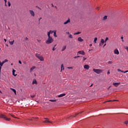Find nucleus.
<instances>
[{
    "mask_svg": "<svg viewBox=\"0 0 128 128\" xmlns=\"http://www.w3.org/2000/svg\"><path fill=\"white\" fill-rule=\"evenodd\" d=\"M68 70H72V67H68Z\"/></svg>",
    "mask_w": 128,
    "mask_h": 128,
    "instance_id": "36",
    "label": "nucleus"
},
{
    "mask_svg": "<svg viewBox=\"0 0 128 128\" xmlns=\"http://www.w3.org/2000/svg\"><path fill=\"white\" fill-rule=\"evenodd\" d=\"M121 38L122 40V38H124V37H122Z\"/></svg>",
    "mask_w": 128,
    "mask_h": 128,
    "instance_id": "59",
    "label": "nucleus"
},
{
    "mask_svg": "<svg viewBox=\"0 0 128 128\" xmlns=\"http://www.w3.org/2000/svg\"><path fill=\"white\" fill-rule=\"evenodd\" d=\"M90 46H92V44H90Z\"/></svg>",
    "mask_w": 128,
    "mask_h": 128,
    "instance_id": "49",
    "label": "nucleus"
},
{
    "mask_svg": "<svg viewBox=\"0 0 128 128\" xmlns=\"http://www.w3.org/2000/svg\"><path fill=\"white\" fill-rule=\"evenodd\" d=\"M4 120L6 122H10V118H8V117H6V116H5Z\"/></svg>",
    "mask_w": 128,
    "mask_h": 128,
    "instance_id": "18",
    "label": "nucleus"
},
{
    "mask_svg": "<svg viewBox=\"0 0 128 128\" xmlns=\"http://www.w3.org/2000/svg\"><path fill=\"white\" fill-rule=\"evenodd\" d=\"M5 42H6V39H4Z\"/></svg>",
    "mask_w": 128,
    "mask_h": 128,
    "instance_id": "48",
    "label": "nucleus"
},
{
    "mask_svg": "<svg viewBox=\"0 0 128 128\" xmlns=\"http://www.w3.org/2000/svg\"><path fill=\"white\" fill-rule=\"evenodd\" d=\"M62 70H64V64L61 65V70L60 72H62Z\"/></svg>",
    "mask_w": 128,
    "mask_h": 128,
    "instance_id": "16",
    "label": "nucleus"
},
{
    "mask_svg": "<svg viewBox=\"0 0 128 128\" xmlns=\"http://www.w3.org/2000/svg\"><path fill=\"white\" fill-rule=\"evenodd\" d=\"M10 90H12L14 92V94L16 95V90L14 88H10Z\"/></svg>",
    "mask_w": 128,
    "mask_h": 128,
    "instance_id": "15",
    "label": "nucleus"
},
{
    "mask_svg": "<svg viewBox=\"0 0 128 128\" xmlns=\"http://www.w3.org/2000/svg\"><path fill=\"white\" fill-rule=\"evenodd\" d=\"M100 46H102V44H100Z\"/></svg>",
    "mask_w": 128,
    "mask_h": 128,
    "instance_id": "60",
    "label": "nucleus"
},
{
    "mask_svg": "<svg viewBox=\"0 0 128 128\" xmlns=\"http://www.w3.org/2000/svg\"><path fill=\"white\" fill-rule=\"evenodd\" d=\"M50 102H56V100H50Z\"/></svg>",
    "mask_w": 128,
    "mask_h": 128,
    "instance_id": "27",
    "label": "nucleus"
},
{
    "mask_svg": "<svg viewBox=\"0 0 128 128\" xmlns=\"http://www.w3.org/2000/svg\"><path fill=\"white\" fill-rule=\"evenodd\" d=\"M78 114H80V113L76 114V116H78Z\"/></svg>",
    "mask_w": 128,
    "mask_h": 128,
    "instance_id": "54",
    "label": "nucleus"
},
{
    "mask_svg": "<svg viewBox=\"0 0 128 128\" xmlns=\"http://www.w3.org/2000/svg\"><path fill=\"white\" fill-rule=\"evenodd\" d=\"M54 32V36H55V38H58V36H56V30H54V31H52Z\"/></svg>",
    "mask_w": 128,
    "mask_h": 128,
    "instance_id": "13",
    "label": "nucleus"
},
{
    "mask_svg": "<svg viewBox=\"0 0 128 128\" xmlns=\"http://www.w3.org/2000/svg\"><path fill=\"white\" fill-rule=\"evenodd\" d=\"M6 116L5 115H4V114H1L0 116V118H6Z\"/></svg>",
    "mask_w": 128,
    "mask_h": 128,
    "instance_id": "22",
    "label": "nucleus"
},
{
    "mask_svg": "<svg viewBox=\"0 0 128 128\" xmlns=\"http://www.w3.org/2000/svg\"><path fill=\"white\" fill-rule=\"evenodd\" d=\"M52 32H54L50 30L49 32H48V38H51L50 37V34H52Z\"/></svg>",
    "mask_w": 128,
    "mask_h": 128,
    "instance_id": "8",
    "label": "nucleus"
},
{
    "mask_svg": "<svg viewBox=\"0 0 128 128\" xmlns=\"http://www.w3.org/2000/svg\"><path fill=\"white\" fill-rule=\"evenodd\" d=\"M66 96V94H62L58 95V98H62V96Z\"/></svg>",
    "mask_w": 128,
    "mask_h": 128,
    "instance_id": "12",
    "label": "nucleus"
},
{
    "mask_svg": "<svg viewBox=\"0 0 128 128\" xmlns=\"http://www.w3.org/2000/svg\"><path fill=\"white\" fill-rule=\"evenodd\" d=\"M82 112H80V114H82Z\"/></svg>",
    "mask_w": 128,
    "mask_h": 128,
    "instance_id": "52",
    "label": "nucleus"
},
{
    "mask_svg": "<svg viewBox=\"0 0 128 128\" xmlns=\"http://www.w3.org/2000/svg\"><path fill=\"white\" fill-rule=\"evenodd\" d=\"M18 62H19V64H22V61L19 60V61H18Z\"/></svg>",
    "mask_w": 128,
    "mask_h": 128,
    "instance_id": "40",
    "label": "nucleus"
},
{
    "mask_svg": "<svg viewBox=\"0 0 128 128\" xmlns=\"http://www.w3.org/2000/svg\"><path fill=\"white\" fill-rule=\"evenodd\" d=\"M78 42H80L84 41V40H82V38L80 37L78 38Z\"/></svg>",
    "mask_w": 128,
    "mask_h": 128,
    "instance_id": "23",
    "label": "nucleus"
},
{
    "mask_svg": "<svg viewBox=\"0 0 128 128\" xmlns=\"http://www.w3.org/2000/svg\"><path fill=\"white\" fill-rule=\"evenodd\" d=\"M124 70H121V72H124Z\"/></svg>",
    "mask_w": 128,
    "mask_h": 128,
    "instance_id": "53",
    "label": "nucleus"
},
{
    "mask_svg": "<svg viewBox=\"0 0 128 128\" xmlns=\"http://www.w3.org/2000/svg\"><path fill=\"white\" fill-rule=\"evenodd\" d=\"M66 46H64L62 50V52H64V50H66Z\"/></svg>",
    "mask_w": 128,
    "mask_h": 128,
    "instance_id": "26",
    "label": "nucleus"
},
{
    "mask_svg": "<svg viewBox=\"0 0 128 128\" xmlns=\"http://www.w3.org/2000/svg\"><path fill=\"white\" fill-rule=\"evenodd\" d=\"M125 124H128V121L126 122H125Z\"/></svg>",
    "mask_w": 128,
    "mask_h": 128,
    "instance_id": "44",
    "label": "nucleus"
},
{
    "mask_svg": "<svg viewBox=\"0 0 128 128\" xmlns=\"http://www.w3.org/2000/svg\"><path fill=\"white\" fill-rule=\"evenodd\" d=\"M34 68H36V66H33L32 68H30V72H32V70H34Z\"/></svg>",
    "mask_w": 128,
    "mask_h": 128,
    "instance_id": "21",
    "label": "nucleus"
},
{
    "mask_svg": "<svg viewBox=\"0 0 128 128\" xmlns=\"http://www.w3.org/2000/svg\"><path fill=\"white\" fill-rule=\"evenodd\" d=\"M108 38L106 37L105 40V42H108Z\"/></svg>",
    "mask_w": 128,
    "mask_h": 128,
    "instance_id": "33",
    "label": "nucleus"
},
{
    "mask_svg": "<svg viewBox=\"0 0 128 128\" xmlns=\"http://www.w3.org/2000/svg\"><path fill=\"white\" fill-rule=\"evenodd\" d=\"M90 50H89V52H90Z\"/></svg>",
    "mask_w": 128,
    "mask_h": 128,
    "instance_id": "56",
    "label": "nucleus"
},
{
    "mask_svg": "<svg viewBox=\"0 0 128 128\" xmlns=\"http://www.w3.org/2000/svg\"><path fill=\"white\" fill-rule=\"evenodd\" d=\"M97 10H100V8H98H98H96Z\"/></svg>",
    "mask_w": 128,
    "mask_h": 128,
    "instance_id": "55",
    "label": "nucleus"
},
{
    "mask_svg": "<svg viewBox=\"0 0 128 128\" xmlns=\"http://www.w3.org/2000/svg\"><path fill=\"white\" fill-rule=\"evenodd\" d=\"M44 124H48V122H50V120H48V119L46 118V120L44 121Z\"/></svg>",
    "mask_w": 128,
    "mask_h": 128,
    "instance_id": "19",
    "label": "nucleus"
},
{
    "mask_svg": "<svg viewBox=\"0 0 128 128\" xmlns=\"http://www.w3.org/2000/svg\"><path fill=\"white\" fill-rule=\"evenodd\" d=\"M96 40H98V38H95L94 39V44H96Z\"/></svg>",
    "mask_w": 128,
    "mask_h": 128,
    "instance_id": "28",
    "label": "nucleus"
},
{
    "mask_svg": "<svg viewBox=\"0 0 128 128\" xmlns=\"http://www.w3.org/2000/svg\"><path fill=\"white\" fill-rule=\"evenodd\" d=\"M86 60V58L83 57V61L84 62Z\"/></svg>",
    "mask_w": 128,
    "mask_h": 128,
    "instance_id": "37",
    "label": "nucleus"
},
{
    "mask_svg": "<svg viewBox=\"0 0 128 128\" xmlns=\"http://www.w3.org/2000/svg\"><path fill=\"white\" fill-rule=\"evenodd\" d=\"M30 12L31 16H34V12L32 10H30Z\"/></svg>",
    "mask_w": 128,
    "mask_h": 128,
    "instance_id": "14",
    "label": "nucleus"
},
{
    "mask_svg": "<svg viewBox=\"0 0 128 128\" xmlns=\"http://www.w3.org/2000/svg\"><path fill=\"white\" fill-rule=\"evenodd\" d=\"M52 6H54V4H52Z\"/></svg>",
    "mask_w": 128,
    "mask_h": 128,
    "instance_id": "57",
    "label": "nucleus"
},
{
    "mask_svg": "<svg viewBox=\"0 0 128 128\" xmlns=\"http://www.w3.org/2000/svg\"><path fill=\"white\" fill-rule=\"evenodd\" d=\"M112 102V100H109L104 102V104H106V102Z\"/></svg>",
    "mask_w": 128,
    "mask_h": 128,
    "instance_id": "34",
    "label": "nucleus"
},
{
    "mask_svg": "<svg viewBox=\"0 0 128 128\" xmlns=\"http://www.w3.org/2000/svg\"><path fill=\"white\" fill-rule=\"evenodd\" d=\"M106 46V44H104V47Z\"/></svg>",
    "mask_w": 128,
    "mask_h": 128,
    "instance_id": "51",
    "label": "nucleus"
},
{
    "mask_svg": "<svg viewBox=\"0 0 128 128\" xmlns=\"http://www.w3.org/2000/svg\"><path fill=\"white\" fill-rule=\"evenodd\" d=\"M82 54V56H84V54H86V53L84 52V50H81V51L78 52L77 53V54Z\"/></svg>",
    "mask_w": 128,
    "mask_h": 128,
    "instance_id": "3",
    "label": "nucleus"
},
{
    "mask_svg": "<svg viewBox=\"0 0 128 128\" xmlns=\"http://www.w3.org/2000/svg\"><path fill=\"white\" fill-rule=\"evenodd\" d=\"M108 74H110V70H108Z\"/></svg>",
    "mask_w": 128,
    "mask_h": 128,
    "instance_id": "43",
    "label": "nucleus"
},
{
    "mask_svg": "<svg viewBox=\"0 0 128 128\" xmlns=\"http://www.w3.org/2000/svg\"><path fill=\"white\" fill-rule=\"evenodd\" d=\"M32 84H38V82H36V80L34 79Z\"/></svg>",
    "mask_w": 128,
    "mask_h": 128,
    "instance_id": "10",
    "label": "nucleus"
},
{
    "mask_svg": "<svg viewBox=\"0 0 128 128\" xmlns=\"http://www.w3.org/2000/svg\"><path fill=\"white\" fill-rule=\"evenodd\" d=\"M12 116L13 118H14V116Z\"/></svg>",
    "mask_w": 128,
    "mask_h": 128,
    "instance_id": "63",
    "label": "nucleus"
},
{
    "mask_svg": "<svg viewBox=\"0 0 128 128\" xmlns=\"http://www.w3.org/2000/svg\"><path fill=\"white\" fill-rule=\"evenodd\" d=\"M84 68L85 70H90V66L88 64L84 65Z\"/></svg>",
    "mask_w": 128,
    "mask_h": 128,
    "instance_id": "7",
    "label": "nucleus"
},
{
    "mask_svg": "<svg viewBox=\"0 0 128 128\" xmlns=\"http://www.w3.org/2000/svg\"><path fill=\"white\" fill-rule=\"evenodd\" d=\"M41 56L40 55V54H36V58H38Z\"/></svg>",
    "mask_w": 128,
    "mask_h": 128,
    "instance_id": "25",
    "label": "nucleus"
},
{
    "mask_svg": "<svg viewBox=\"0 0 128 128\" xmlns=\"http://www.w3.org/2000/svg\"><path fill=\"white\" fill-rule=\"evenodd\" d=\"M112 102H118V100H113Z\"/></svg>",
    "mask_w": 128,
    "mask_h": 128,
    "instance_id": "46",
    "label": "nucleus"
},
{
    "mask_svg": "<svg viewBox=\"0 0 128 128\" xmlns=\"http://www.w3.org/2000/svg\"><path fill=\"white\" fill-rule=\"evenodd\" d=\"M113 86H114L116 87L118 86L120 84V82H113L112 84Z\"/></svg>",
    "mask_w": 128,
    "mask_h": 128,
    "instance_id": "5",
    "label": "nucleus"
},
{
    "mask_svg": "<svg viewBox=\"0 0 128 128\" xmlns=\"http://www.w3.org/2000/svg\"><path fill=\"white\" fill-rule=\"evenodd\" d=\"M108 64H112V61H109V62H108Z\"/></svg>",
    "mask_w": 128,
    "mask_h": 128,
    "instance_id": "35",
    "label": "nucleus"
},
{
    "mask_svg": "<svg viewBox=\"0 0 128 128\" xmlns=\"http://www.w3.org/2000/svg\"><path fill=\"white\" fill-rule=\"evenodd\" d=\"M38 60H40V62H44V57L42 56L38 58Z\"/></svg>",
    "mask_w": 128,
    "mask_h": 128,
    "instance_id": "9",
    "label": "nucleus"
},
{
    "mask_svg": "<svg viewBox=\"0 0 128 128\" xmlns=\"http://www.w3.org/2000/svg\"><path fill=\"white\" fill-rule=\"evenodd\" d=\"M104 42H106L104 41V40L102 39L101 40V44H104Z\"/></svg>",
    "mask_w": 128,
    "mask_h": 128,
    "instance_id": "29",
    "label": "nucleus"
},
{
    "mask_svg": "<svg viewBox=\"0 0 128 128\" xmlns=\"http://www.w3.org/2000/svg\"><path fill=\"white\" fill-rule=\"evenodd\" d=\"M80 34V32H77L74 33V35L76 36V34Z\"/></svg>",
    "mask_w": 128,
    "mask_h": 128,
    "instance_id": "31",
    "label": "nucleus"
},
{
    "mask_svg": "<svg viewBox=\"0 0 128 128\" xmlns=\"http://www.w3.org/2000/svg\"><path fill=\"white\" fill-rule=\"evenodd\" d=\"M12 64H11V66H12Z\"/></svg>",
    "mask_w": 128,
    "mask_h": 128,
    "instance_id": "62",
    "label": "nucleus"
},
{
    "mask_svg": "<svg viewBox=\"0 0 128 128\" xmlns=\"http://www.w3.org/2000/svg\"><path fill=\"white\" fill-rule=\"evenodd\" d=\"M118 72H122V70L120 69H118Z\"/></svg>",
    "mask_w": 128,
    "mask_h": 128,
    "instance_id": "42",
    "label": "nucleus"
},
{
    "mask_svg": "<svg viewBox=\"0 0 128 128\" xmlns=\"http://www.w3.org/2000/svg\"><path fill=\"white\" fill-rule=\"evenodd\" d=\"M93 72H96V74H102V70L100 69L94 68Z\"/></svg>",
    "mask_w": 128,
    "mask_h": 128,
    "instance_id": "2",
    "label": "nucleus"
},
{
    "mask_svg": "<svg viewBox=\"0 0 128 128\" xmlns=\"http://www.w3.org/2000/svg\"><path fill=\"white\" fill-rule=\"evenodd\" d=\"M114 54L118 55V54H120V52L118 51V49H115L114 50Z\"/></svg>",
    "mask_w": 128,
    "mask_h": 128,
    "instance_id": "6",
    "label": "nucleus"
},
{
    "mask_svg": "<svg viewBox=\"0 0 128 128\" xmlns=\"http://www.w3.org/2000/svg\"><path fill=\"white\" fill-rule=\"evenodd\" d=\"M68 22H70V18H68V20L64 22V24H68Z\"/></svg>",
    "mask_w": 128,
    "mask_h": 128,
    "instance_id": "17",
    "label": "nucleus"
},
{
    "mask_svg": "<svg viewBox=\"0 0 128 128\" xmlns=\"http://www.w3.org/2000/svg\"><path fill=\"white\" fill-rule=\"evenodd\" d=\"M42 20V18H40L39 19V20Z\"/></svg>",
    "mask_w": 128,
    "mask_h": 128,
    "instance_id": "58",
    "label": "nucleus"
},
{
    "mask_svg": "<svg viewBox=\"0 0 128 128\" xmlns=\"http://www.w3.org/2000/svg\"><path fill=\"white\" fill-rule=\"evenodd\" d=\"M8 6H10V1H7V0H5V6H8Z\"/></svg>",
    "mask_w": 128,
    "mask_h": 128,
    "instance_id": "4",
    "label": "nucleus"
},
{
    "mask_svg": "<svg viewBox=\"0 0 128 128\" xmlns=\"http://www.w3.org/2000/svg\"><path fill=\"white\" fill-rule=\"evenodd\" d=\"M31 97L32 98H34V96H32Z\"/></svg>",
    "mask_w": 128,
    "mask_h": 128,
    "instance_id": "50",
    "label": "nucleus"
},
{
    "mask_svg": "<svg viewBox=\"0 0 128 128\" xmlns=\"http://www.w3.org/2000/svg\"><path fill=\"white\" fill-rule=\"evenodd\" d=\"M107 19H108V16H105L103 18L102 20H107Z\"/></svg>",
    "mask_w": 128,
    "mask_h": 128,
    "instance_id": "24",
    "label": "nucleus"
},
{
    "mask_svg": "<svg viewBox=\"0 0 128 128\" xmlns=\"http://www.w3.org/2000/svg\"><path fill=\"white\" fill-rule=\"evenodd\" d=\"M6 46H8V45L6 44Z\"/></svg>",
    "mask_w": 128,
    "mask_h": 128,
    "instance_id": "61",
    "label": "nucleus"
},
{
    "mask_svg": "<svg viewBox=\"0 0 128 128\" xmlns=\"http://www.w3.org/2000/svg\"><path fill=\"white\" fill-rule=\"evenodd\" d=\"M8 62V60H5L2 62H3V64H6V62Z\"/></svg>",
    "mask_w": 128,
    "mask_h": 128,
    "instance_id": "30",
    "label": "nucleus"
},
{
    "mask_svg": "<svg viewBox=\"0 0 128 128\" xmlns=\"http://www.w3.org/2000/svg\"><path fill=\"white\" fill-rule=\"evenodd\" d=\"M54 42V39L52 37H48V40L46 41V44H52Z\"/></svg>",
    "mask_w": 128,
    "mask_h": 128,
    "instance_id": "1",
    "label": "nucleus"
},
{
    "mask_svg": "<svg viewBox=\"0 0 128 128\" xmlns=\"http://www.w3.org/2000/svg\"><path fill=\"white\" fill-rule=\"evenodd\" d=\"M9 44H10V46H12L14 42V40H13L12 41H10V40H8Z\"/></svg>",
    "mask_w": 128,
    "mask_h": 128,
    "instance_id": "11",
    "label": "nucleus"
},
{
    "mask_svg": "<svg viewBox=\"0 0 128 128\" xmlns=\"http://www.w3.org/2000/svg\"><path fill=\"white\" fill-rule=\"evenodd\" d=\"M124 48H125V50H128V46H126V47H124Z\"/></svg>",
    "mask_w": 128,
    "mask_h": 128,
    "instance_id": "39",
    "label": "nucleus"
},
{
    "mask_svg": "<svg viewBox=\"0 0 128 128\" xmlns=\"http://www.w3.org/2000/svg\"><path fill=\"white\" fill-rule=\"evenodd\" d=\"M52 50H54V51L56 50V48H54V47L53 48Z\"/></svg>",
    "mask_w": 128,
    "mask_h": 128,
    "instance_id": "45",
    "label": "nucleus"
},
{
    "mask_svg": "<svg viewBox=\"0 0 128 128\" xmlns=\"http://www.w3.org/2000/svg\"><path fill=\"white\" fill-rule=\"evenodd\" d=\"M126 72H128V70L124 72V74H126Z\"/></svg>",
    "mask_w": 128,
    "mask_h": 128,
    "instance_id": "41",
    "label": "nucleus"
},
{
    "mask_svg": "<svg viewBox=\"0 0 128 128\" xmlns=\"http://www.w3.org/2000/svg\"><path fill=\"white\" fill-rule=\"evenodd\" d=\"M16 72V70H14V69L12 70V74L14 76H16L17 74H14V72Z\"/></svg>",
    "mask_w": 128,
    "mask_h": 128,
    "instance_id": "20",
    "label": "nucleus"
},
{
    "mask_svg": "<svg viewBox=\"0 0 128 128\" xmlns=\"http://www.w3.org/2000/svg\"><path fill=\"white\" fill-rule=\"evenodd\" d=\"M56 46V45H54V46Z\"/></svg>",
    "mask_w": 128,
    "mask_h": 128,
    "instance_id": "64",
    "label": "nucleus"
},
{
    "mask_svg": "<svg viewBox=\"0 0 128 128\" xmlns=\"http://www.w3.org/2000/svg\"><path fill=\"white\" fill-rule=\"evenodd\" d=\"M80 58V56H76L74 57V58Z\"/></svg>",
    "mask_w": 128,
    "mask_h": 128,
    "instance_id": "38",
    "label": "nucleus"
},
{
    "mask_svg": "<svg viewBox=\"0 0 128 128\" xmlns=\"http://www.w3.org/2000/svg\"><path fill=\"white\" fill-rule=\"evenodd\" d=\"M68 38H72V34H70L68 36Z\"/></svg>",
    "mask_w": 128,
    "mask_h": 128,
    "instance_id": "32",
    "label": "nucleus"
},
{
    "mask_svg": "<svg viewBox=\"0 0 128 128\" xmlns=\"http://www.w3.org/2000/svg\"><path fill=\"white\" fill-rule=\"evenodd\" d=\"M66 34H70V32H66Z\"/></svg>",
    "mask_w": 128,
    "mask_h": 128,
    "instance_id": "47",
    "label": "nucleus"
}]
</instances>
